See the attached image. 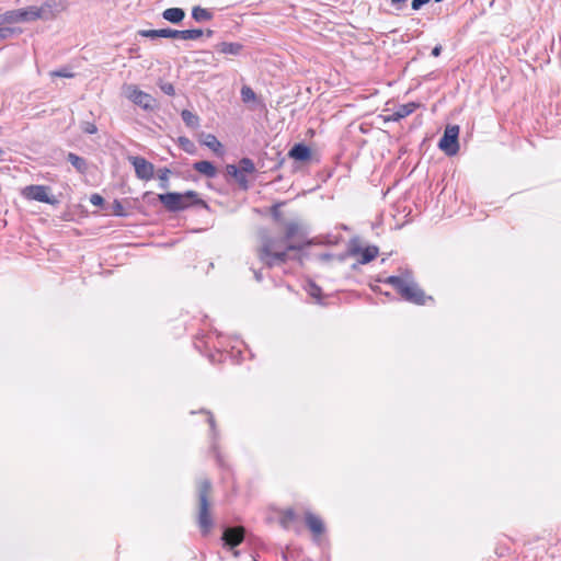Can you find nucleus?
Wrapping results in <instances>:
<instances>
[{"mask_svg":"<svg viewBox=\"0 0 561 561\" xmlns=\"http://www.w3.org/2000/svg\"><path fill=\"white\" fill-rule=\"evenodd\" d=\"M192 18L196 22L209 21L213 18V13L207 9L201 7H194L192 10Z\"/></svg>","mask_w":561,"mask_h":561,"instance_id":"4be33fe9","label":"nucleus"},{"mask_svg":"<svg viewBox=\"0 0 561 561\" xmlns=\"http://www.w3.org/2000/svg\"><path fill=\"white\" fill-rule=\"evenodd\" d=\"M348 253L352 256H356V255L360 254V259L358 262L360 264H368L374 259H376V256L379 253V250L376 245H369V247H366L365 249H363V248H360L359 244L355 243V241L353 240L351 242Z\"/></svg>","mask_w":561,"mask_h":561,"instance_id":"9d476101","label":"nucleus"},{"mask_svg":"<svg viewBox=\"0 0 561 561\" xmlns=\"http://www.w3.org/2000/svg\"><path fill=\"white\" fill-rule=\"evenodd\" d=\"M90 202L94 206H102L104 204V198L100 194H92Z\"/></svg>","mask_w":561,"mask_h":561,"instance_id":"e433bc0d","label":"nucleus"},{"mask_svg":"<svg viewBox=\"0 0 561 561\" xmlns=\"http://www.w3.org/2000/svg\"><path fill=\"white\" fill-rule=\"evenodd\" d=\"M15 34V28L8 26H0V42L4 41Z\"/></svg>","mask_w":561,"mask_h":561,"instance_id":"473e14b6","label":"nucleus"},{"mask_svg":"<svg viewBox=\"0 0 561 561\" xmlns=\"http://www.w3.org/2000/svg\"><path fill=\"white\" fill-rule=\"evenodd\" d=\"M138 34L142 37L156 39L159 37L163 38H178L179 30L172 28H160V30H140Z\"/></svg>","mask_w":561,"mask_h":561,"instance_id":"f8f14e48","label":"nucleus"},{"mask_svg":"<svg viewBox=\"0 0 561 561\" xmlns=\"http://www.w3.org/2000/svg\"><path fill=\"white\" fill-rule=\"evenodd\" d=\"M239 171V167L238 165H234V164H227L226 167V173L227 175L233 178L234 175H237V172Z\"/></svg>","mask_w":561,"mask_h":561,"instance_id":"58836bf2","label":"nucleus"},{"mask_svg":"<svg viewBox=\"0 0 561 561\" xmlns=\"http://www.w3.org/2000/svg\"><path fill=\"white\" fill-rule=\"evenodd\" d=\"M442 53V46L437 45L432 49V56L438 57Z\"/></svg>","mask_w":561,"mask_h":561,"instance_id":"79ce46f5","label":"nucleus"},{"mask_svg":"<svg viewBox=\"0 0 561 561\" xmlns=\"http://www.w3.org/2000/svg\"><path fill=\"white\" fill-rule=\"evenodd\" d=\"M431 0H412L411 9L413 11H419L423 5L427 4Z\"/></svg>","mask_w":561,"mask_h":561,"instance_id":"f704fd0d","label":"nucleus"},{"mask_svg":"<svg viewBox=\"0 0 561 561\" xmlns=\"http://www.w3.org/2000/svg\"><path fill=\"white\" fill-rule=\"evenodd\" d=\"M254 277L257 282H260L262 279V274L261 272H254Z\"/></svg>","mask_w":561,"mask_h":561,"instance_id":"c03bdc74","label":"nucleus"},{"mask_svg":"<svg viewBox=\"0 0 561 561\" xmlns=\"http://www.w3.org/2000/svg\"><path fill=\"white\" fill-rule=\"evenodd\" d=\"M213 34H214V32H213L211 30H207V31H206V35H207L208 37H210Z\"/></svg>","mask_w":561,"mask_h":561,"instance_id":"49530a36","label":"nucleus"},{"mask_svg":"<svg viewBox=\"0 0 561 561\" xmlns=\"http://www.w3.org/2000/svg\"><path fill=\"white\" fill-rule=\"evenodd\" d=\"M256 98L255 92L248 85H243L241 89V99L244 103L254 101Z\"/></svg>","mask_w":561,"mask_h":561,"instance_id":"c85d7f7f","label":"nucleus"},{"mask_svg":"<svg viewBox=\"0 0 561 561\" xmlns=\"http://www.w3.org/2000/svg\"><path fill=\"white\" fill-rule=\"evenodd\" d=\"M158 85L160 90L167 95L173 96L175 94V89L172 83L160 81Z\"/></svg>","mask_w":561,"mask_h":561,"instance_id":"2f4dec72","label":"nucleus"},{"mask_svg":"<svg viewBox=\"0 0 561 561\" xmlns=\"http://www.w3.org/2000/svg\"><path fill=\"white\" fill-rule=\"evenodd\" d=\"M180 147L187 153L193 154L196 151V147L193 141H191L186 137H180L179 138Z\"/></svg>","mask_w":561,"mask_h":561,"instance_id":"cd10ccee","label":"nucleus"},{"mask_svg":"<svg viewBox=\"0 0 561 561\" xmlns=\"http://www.w3.org/2000/svg\"><path fill=\"white\" fill-rule=\"evenodd\" d=\"M162 18L173 24H179L185 18V11L182 8H169L162 12Z\"/></svg>","mask_w":561,"mask_h":561,"instance_id":"dca6fc26","label":"nucleus"},{"mask_svg":"<svg viewBox=\"0 0 561 561\" xmlns=\"http://www.w3.org/2000/svg\"><path fill=\"white\" fill-rule=\"evenodd\" d=\"M408 0H390L391 5L396 10H402L405 7Z\"/></svg>","mask_w":561,"mask_h":561,"instance_id":"ea45409f","label":"nucleus"},{"mask_svg":"<svg viewBox=\"0 0 561 561\" xmlns=\"http://www.w3.org/2000/svg\"><path fill=\"white\" fill-rule=\"evenodd\" d=\"M128 160L133 164L138 179L149 181L153 178L154 167L151 162L142 157H129Z\"/></svg>","mask_w":561,"mask_h":561,"instance_id":"6e6552de","label":"nucleus"},{"mask_svg":"<svg viewBox=\"0 0 561 561\" xmlns=\"http://www.w3.org/2000/svg\"><path fill=\"white\" fill-rule=\"evenodd\" d=\"M307 290H308V294H309L312 298H314L318 302H320V301H321V294H322V290H321V288H320L317 284H314V283H309Z\"/></svg>","mask_w":561,"mask_h":561,"instance_id":"c756f323","label":"nucleus"},{"mask_svg":"<svg viewBox=\"0 0 561 561\" xmlns=\"http://www.w3.org/2000/svg\"><path fill=\"white\" fill-rule=\"evenodd\" d=\"M123 94L145 111H154L157 108L156 99L149 93L141 91L136 84H125L123 87Z\"/></svg>","mask_w":561,"mask_h":561,"instance_id":"423d86ee","label":"nucleus"},{"mask_svg":"<svg viewBox=\"0 0 561 561\" xmlns=\"http://www.w3.org/2000/svg\"><path fill=\"white\" fill-rule=\"evenodd\" d=\"M417 107L419 104L414 102L402 104L387 118V121L399 122L400 119L412 114Z\"/></svg>","mask_w":561,"mask_h":561,"instance_id":"4468645a","label":"nucleus"},{"mask_svg":"<svg viewBox=\"0 0 561 561\" xmlns=\"http://www.w3.org/2000/svg\"><path fill=\"white\" fill-rule=\"evenodd\" d=\"M204 34L203 30L195 28V30H183L179 31L178 38L184 39V41H194L199 38Z\"/></svg>","mask_w":561,"mask_h":561,"instance_id":"5701e85b","label":"nucleus"},{"mask_svg":"<svg viewBox=\"0 0 561 561\" xmlns=\"http://www.w3.org/2000/svg\"><path fill=\"white\" fill-rule=\"evenodd\" d=\"M288 157L295 161L305 162L311 158V150L304 142H298L290 148Z\"/></svg>","mask_w":561,"mask_h":561,"instance_id":"ddd939ff","label":"nucleus"},{"mask_svg":"<svg viewBox=\"0 0 561 561\" xmlns=\"http://www.w3.org/2000/svg\"><path fill=\"white\" fill-rule=\"evenodd\" d=\"M238 167L245 174H251L255 171V164L250 158H242Z\"/></svg>","mask_w":561,"mask_h":561,"instance_id":"bb28decb","label":"nucleus"},{"mask_svg":"<svg viewBox=\"0 0 561 561\" xmlns=\"http://www.w3.org/2000/svg\"><path fill=\"white\" fill-rule=\"evenodd\" d=\"M285 228H286L285 236H284L285 241L291 240L293 238L298 236L301 231V226L297 221L287 222Z\"/></svg>","mask_w":561,"mask_h":561,"instance_id":"412c9836","label":"nucleus"},{"mask_svg":"<svg viewBox=\"0 0 561 561\" xmlns=\"http://www.w3.org/2000/svg\"><path fill=\"white\" fill-rule=\"evenodd\" d=\"M331 257H332V255L330 253H323L320 255V259L322 261H329V260H331Z\"/></svg>","mask_w":561,"mask_h":561,"instance_id":"37998d69","label":"nucleus"},{"mask_svg":"<svg viewBox=\"0 0 561 561\" xmlns=\"http://www.w3.org/2000/svg\"><path fill=\"white\" fill-rule=\"evenodd\" d=\"M240 188L247 191L249 188V181L245 176V173H243L240 169L237 172V175L233 176Z\"/></svg>","mask_w":561,"mask_h":561,"instance_id":"7c9ffc66","label":"nucleus"},{"mask_svg":"<svg viewBox=\"0 0 561 561\" xmlns=\"http://www.w3.org/2000/svg\"><path fill=\"white\" fill-rule=\"evenodd\" d=\"M81 129L85 134H95L98 131L96 125L91 122H82Z\"/></svg>","mask_w":561,"mask_h":561,"instance_id":"72a5a7b5","label":"nucleus"},{"mask_svg":"<svg viewBox=\"0 0 561 561\" xmlns=\"http://www.w3.org/2000/svg\"><path fill=\"white\" fill-rule=\"evenodd\" d=\"M285 161V158H282L280 161L278 162V167H280Z\"/></svg>","mask_w":561,"mask_h":561,"instance_id":"de8ad7c7","label":"nucleus"},{"mask_svg":"<svg viewBox=\"0 0 561 561\" xmlns=\"http://www.w3.org/2000/svg\"><path fill=\"white\" fill-rule=\"evenodd\" d=\"M193 169L209 179L215 178L217 174V170H216L215 165L211 162L206 161V160L195 162L193 164Z\"/></svg>","mask_w":561,"mask_h":561,"instance_id":"a211bd4d","label":"nucleus"},{"mask_svg":"<svg viewBox=\"0 0 561 561\" xmlns=\"http://www.w3.org/2000/svg\"><path fill=\"white\" fill-rule=\"evenodd\" d=\"M171 171L168 168H161L157 172V176L160 181L159 186L161 190H167L169 187V175Z\"/></svg>","mask_w":561,"mask_h":561,"instance_id":"a878e982","label":"nucleus"},{"mask_svg":"<svg viewBox=\"0 0 561 561\" xmlns=\"http://www.w3.org/2000/svg\"><path fill=\"white\" fill-rule=\"evenodd\" d=\"M208 414V423L210 425L211 431L215 433L216 423L213 414L209 411H205Z\"/></svg>","mask_w":561,"mask_h":561,"instance_id":"a19ab883","label":"nucleus"},{"mask_svg":"<svg viewBox=\"0 0 561 561\" xmlns=\"http://www.w3.org/2000/svg\"><path fill=\"white\" fill-rule=\"evenodd\" d=\"M211 492V482L203 479L198 482V514L197 524L203 535H208L213 527V519L209 513V495Z\"/></svg>","mask_w":561,"mask_h":561,"instance_id":"39448f33","label":"nucleus"},{"mask_svg":"<svg viewBox=\"0 0 561 561\" xmlns=\"http://www.w3.org/2000/svg\"><path fill=\"white\" fill-rule=\"evenodd\" d=\"M55 3L45 1L42 5H30L22 9L10 10L0 14V26L15 23H30L37 20L48 21L55 18Z\"/></svg>","mask_w":561,"mask_h":561,"instance_id":"f257e3e1","label":"nucleus"},{"mask_svg":"<svg viewBox=\"0 0 561 561\" xmlns=\"http://www.w3.org/2000/svg\"><path fill=\"white\" fill-rule=\"evenodd\" d=\"M113 213L118 216L125 215L124 207L121 202L114 201L113 203Z\"/></svg>","mask_w":561,"mask_h":561,"instance_id":"c9c22d12","label":"nucleus"},{"mask_svg":"<svg viewBox=\"0 0 561 561\" xmlns=\"http://www.w3.org/2000/svg\"><path fill=\"white\" fill-rule=\"evenodd\" d=\"M459 136V126L458 125H447L443 137L439 139L438 147L442 149L447 156H454L459 150L458 144Z\"/></svg>","mask_w":561,"mask_h":561,"instance_id":"0eeeda50","label":"nucleus"},{"mask_svg":"<svg viewBox=\"0 0 561 561\" xmlns=\"http://www.w3.org/2000/svg\"><path fill=\"white\" fill-rule=\"evenodd\" d=\"M383 283L393 287L405 301L424 305L426 299H432V297L425 296L423 289L413 280L410 272L404 273L402 276H389Z\"/></svg>","mask_w":561,"mask_h":561,"instance_id":"7ed1b4c3","label":"nucleus"},{"mask_svg":"<svg viewBox=\"0 0 561 561\" xmlns=\"http://www.w3.org/2000/svg\"><path fill=\"white\" fill-rule=\"evenodd\" d=\"M443 0H435V2H442Z\"/></svg>","mask_w":561,"mask_h":561,"instance_id":"09e8293b","label":"nucleus"},{"mask_svg":"<svg viewBox=\"0 0 561 561\" xmlns=\"http://www.w3.org/2000/svg\"><path fill=\"white\" fill-rule=\"evenodd\" d=\"M181 117L183 119V122L186 124V126L191 127V128H195L198 126V116L195 115L194 113H192L191 111L188 110H183L182 113H181Z\"/></svg>","mask_w":561,"mask_h":561,"instance_id":"b1692460","label":"nucleus"},{"mask_svg":"<svg viewBox=\"0 0 561 561\" xmlns=\"http://www.w3.org/2000/svg\"><path fill=\"white\" fill-rule=\"evenodd\" d=\"M273 216L278 219L280 214L277 211L276 207H274V210H273Z\"/></svg>","mask_w":561,"mask_h":561,"instance_id":"a18cd8bd","label":"nucleus"},{"mask_svg":"<svg viewBox=\"0 0 561 561\" xmlns=\"http://www.w3.org/2000/svg\"><path fill=\"white\" fill-rule=\"evenodd\" d=\"M202 144L213 150L216 154L222 153V145L218 141L215 135L213 134H203L202 135Z\"/></svg>","mask_w":561,"mask_h":561,"instance_id":"6ab92c4d","label":"nucleus"},{"mask_svg":"<svg viewBox=\"0 0 561 561\" xmlns=\"http://www.w3.org/2000/svg\"><path fill=\"white\" fill-rule=\"evenodd\" d=\"M243 538H244L243 528L227 527L222 534V540H224L225 545L229 546L231 549L239 546L243 541Z\"/></svg>","mask_w":561,"mask_h":561,"instance_id":"9b49d317","label":"nucleus"},{"mask_svg":"<svg viewBox=\"0 0 561 561\" xmlns=\"http://www.w3.org/2000/svg\"><path fill=\"white\" fill-rule=\"evenodd\" d=\"M158 199L167 210L172 213L184 210L193 205L207 208V204L198 197V194L195 191H187L183 194L176 192L159 194Z\"/></svg>","mask_w":561,"mask_h":561,"instance_id":"20e7f679","label":"nucleus"},{"mask_svg":"<svg viewBox=\"0 0 561 561\" xmlns=\"http://www.w3.org/2000/svg\"><path fill=\"white\" fill-rule=\"evenodd\" d=\"M306 525L314 535H321L324 531V525L322 520L310 512L306 513L305 516Z\"/></svg>","mask_w":561,"mask_h":561,"instance_id":"f3484780","label":"nucleus"},{"mask_svg":"<svg viewBox=\"0 0 561 561\" xmlns=\"http://www.w3.org/2000/svg\"><path fill=\"white\" fill-rule=\"evenodd\" d=\"M67 160L72 164V167L81 174H84L88 170L87 160L82 157L77 156L76 153L69 152L67 156Z\"/></svg>","mask_w":561,"mask_h":561,"instance_id":"aec40b11","label":"nucleus"},{"mask_svg":"<svg viewBox=\"0 0 561 561\" xmlns=\"http://www.w3.org/2000/svg\"><path fill=\"white\" fill-rule=\"evenodd\" d=\"M296 519V513L293 508H288V510H285L280 516V525L285 528V529H288L289 526H290V523L294 522Z\"/></svg>","mask_w":561,"mask_h":561,"instance_id":"393cba45","label":"nucleus"},{"mask_svg":"<svg viewBox=\"0 0 561 561\" xmlns=\"http://www.w3.org/2000/svg\"><path fill=\"white\" fill-rule=\"evenodd\" d=\"M51 75L56 76V77H61V78H72L73 77V73H71L67 69L56 70V71L51 72Z\"/></svg>","mask_w":561,"mask_h":561,"instance_id":"4c0bfd02","label":"nucleus"},{"mask_svg":"<svg viewBox=\"0 0 561 561\" xmlns=\"http://www.w3.org/2000/svg\"><path fill=\"white\" fill-rule=\"evenodd\" d=\"M215 49L224 55L238 56L243 50V45L240 43L220 42L215 46Z\"/></svg>","mask_w":561,"mask_h":561,"instance_id":"2eb2a0df","label":"nucleus"},{"mask_svg":"<svg viewBox=\"0 0 561 561\" xmlns=\"http://www.w3.org/2000/svg\"><path fill=\"white\" fill-rule=\"evenodd\" d=\"M284 242H286L284 238L282 240H276L271 237H265L262 241L261 248L257 250L260 261L268 267L282 265L287 262L289 251H297L301 249L300 245L290 243L285 247V250H280L282 243Z\"/></svg>","mask_w":561,"mask_h":561,"instance_id":"f03ea898","label":"nucleus"},{"mask_svg":"<svg viewBox=\"0 0 561 561\" xmlns=\"http://www.w3.org/2000/svg\"><path fill=\"white\" fill-rule=\"evenodd\" d=\"M47 186L30 185L25 187L24 195L30 199L54 205L57 203V199L54 196H49Z\"/></svg>","mask_w":561,"mask_h":561,"instance_id":"1a4fd4ad","label":"nucleus"}]
</instances>
